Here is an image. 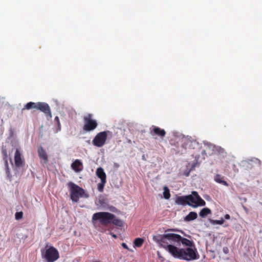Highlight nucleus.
I'll return each instance as SVG.
<instances>
[{"label":"nucleus","mask_w":262,"mask_h":262,"mask_svg":"<svg viewBox=\"0 0 262 262\" xmlns=\"http://www.w3.org/2000/svg\"><path fill=\"white\" fill-rule=\"evenodd\" d=\"M160 246L169 252V246H180L181 244L187 247H195L192 241L182 237L175 233H165L154 238Z\"/></svg>","instance_id":"1"},{"label":"nucleus","mask_w":262,"mask_h":262,"mask_svg":"<svg viewBox=\"0 0 262 262\" xmlns=\"http://www.w3.org/2000/svg\"><path fill=\"white\" fill-rule=\"evenodd\" d=\"M169 253L174 258L186 261L198 259L200 255L196 247H187L179 248L176 246L170 245Z\"/></svg>","instance_id":"2"},{"label":"nucleus","mask_w":262,"mask_h":262,"mask_svg":"<svg viewBox=\"0 0 262 262\" xmlns=\"http://www.w3.org/2000/svg\"><path fill=\"white\" fill-rule=\"evenodd\" d=\"M175 203L183 206L188 205L193 208L203 206L206 204L205 201L200 197L196 191H192L191 194L188 195L177 196Z\"/></svg>","instance_id":"3"},{"label":"nucleus","mask_w":262,"mask_h":262,"mask_svg":"<svg viewBox=\"0 0 262 262\" xmlns=\"http://www.w3.org/2000/svg\"><path fill=\"white\" fill-rule=\"evenodd\" d=\"M31 109H36L43 112L48 119L52 118V113L50 106L47 103L41 102H28L22 108L21 112L23 113L25 110H29Z\"/></svg>","instance_id":"4"},{"label":"nucleus","mask_w":262,"mask_h":262,"mask_svg":"<svg viewBox=\"0 0 262 262\" xmlns=\"http://www.w3.org/2000/svg\"><path fill=\"white\" fill-rule=\"evenodd\" d=\"M68 186L70 192L71 199L73 202H77L80 197H88L84 190L73 182H69Z\"/></svg>","instance_id":"5"},{"label":"nucleus","mask_w":262,"mask_h":262,"mask_svg":"<svg viewBox=\"0 0 262 262\" xmlns=\"http://www.w3.org/2000/svg\"><path fill=\"white\" fill-rule=\"evenodd\" d=\"M115 215L107 212H99L94 213L92 216L93 221H99V223L104 226H107L111 223Z\"/></svg>","instance_id":"6"},{"label":"nucleus","mask_w":262,"mask_h":262,"mask_svg":"<svg viewBox=\"0 0 262 262\" xmlns=\"http://www.w3.org/2000/svg\"><path fill=\"white\" fill-rule=\"evenodd\" d=\"M93 115L92 114H88L83 117V130L86 132H90L95 130L97 126L98 123L96 120L93 118Z\"/></svg>","instance_id":"7"},{"label":"nucleus","mask_w":262,"mask_h":262,"mask_svg":"<svg viewBox=\"0 0 262 262\" xmlns=\"http://www.w3.org/2000/svg\"><path fill=\"white\" fill-rule=\"evenodd\" d=\"M59 257L58 250L52 246L47 249L45 253L42 255V257L46 260L47 262H54L58 259Z\"/></svg>","instance_id":"8"},{"label":"nucleus","mask_w":262,"mask_h":262,"mask_svg":"<svg viewBox=\"0 0 262 262\" xmlns=\"http://www.w3.org/2000/svg\"><path fill=\"white\" fill-rule=\"evenodd\" d=\"M107 137V133L106 131H103L98 133L92 141L94 145L101 147L103 146L106 142Z\"/></svg>","instance_id":"9"},{"label":"nucleus","mask_w":262,"mask_h":262,"mask_svg":"<svg viewBox=\"0 0 262 262\" xmlns=\"http://www.w3.org/2000/svg\"><path fill=\"white\" fill-rule=\"evenodd\" d=\"M14 163L16 167H23L25 165V160L19 149L17 148L14 154Z\"/></svg>","instance_id":"10"},{"label":"nucleus","mask_w":262,"mask_h":262,"mask_svg":"<svg viewBox=\"0 0 262 262\" xmlns=\"http://www.w3.org/2000/svg\"><path fill=\"white\" fill-rule=\"evenodd\" d=\"M149 133L153 137L158 136L161 139H163L166 135V132L164 129H162L155 125H152L150 127Z\"/></svg>","instance_id":"11"},{"label":"nucleus","mask_w":262,"mask_h":262,"mask_svg":"<svg viewBox=\"0 0 262 262\" xmlns=\"http://www.w3.org/2000/svg\"><path fill=\"white\" fill-rule=\"evenodd\" d=\"M38 154L39 158L43 161V163H47L48 162V156L42 146L38 148Z\"/></svg>","instance_id":"12"},{"label":"nucleus","mask_w":262,"mask_h":262,"mask_svg":"<svg viewBox=\"0 0 262 262\" xmlns=\"http://www.w3.org/2000/svg\"><path fill=\"white\" fill-rule=\"evenodd\" d=\"M71 167L75 171L77 172H80L83 169L82 163L80 160L77 159L72 163Z\"/></svg>","instance_id":"13"},{"label":"nucleus","mask_w":262,"mask_h":262,"mask_svg":"<svg viewBox=\"0 0 262 262\" xmlns=\"http://www.w3.org/2000/svg\"><path fill=\"white\" fill-rule=\"evenodd\" d=\"M96 175L100 179L101 181H106V174L104 171V170L101 167H99L96 170Z\"/></svg>","instance_id":"14"},{"label":"nucleus","mask_w":262,"mask_h":262,"mask_svg":"<svg viewBox=\"0 0 262 262\" xmlns=\"http://www.w3.org/2000/svg\"><path fill=\"white\" fill-rule=\"evenodd\" d=\"M198 217V214L195 212H190L189 214L185 216L184 220L186 222H189L196 219Z\"/></svg>","instance_id":"15"},{"label":"nucleus","mask_w":262,"mask_h":262,"mask_svg":"<svg viewBox=\"0 0 262 262\" xmlns=\"http://www.w3.org/2000/svg\"><path fill=\"white\" fill-rule=\"evenodd\" d=\"M223 178H224L222 177L220 174H217L214 177V180L216 182L218 183L222 184L226 186H228L229 185L228 183L226 181L223 180Z\"/></svg>","instance_id":"16"},{"label":"nucleus","mask_w":262,"mask_h":262,"mask_svg":"<svg viewBox=\"0 0 262 262\" xmlns=\"http://www.w3.org/2000/svg\"><path fill=\"white\" fill-rule=\"evenodd\" d=\"M211 213V210L208 208H203L199 212V215L201 217H205L208 214Z\"/></svg>","instance_id":"17"},{"label":"nucleus","mask_w":262,"mask_h":262,"mask_svg":"<svg viewBox=\"0 0 262 262\" xmlns=\"http://www.w3.org/2000/svg\"><path fill=\"white\" fill-rule=\"evenodd\" d=\"M144 241V239L142 238H136L134 241V247L138 248L141 247L142 246Z\"/></svg>","instance_id":"18"},{"label":"nucleus","mask_w":262,"mask_h":262,"mask_svg":"<svg viewBox=\"0 0 262 262\" xmlns=\"http://www.w3.org/2000/svg\"><path fill=\"white\" fill-rule=\"evenodd\" d=\"M111 223L119 227H122L123 225V222L121 220L116 219L115 217L112 219Z\"/></svg>","instance_id":"19"},{"label":"nucleus","mask_w":262,"mask_h":262,"mask_svg":"<svg viewBox=\"0 0 262 262\" xmlns=\"http://www.w3.org/2000/svg\"><path fill=\"white\" fill-rule=\"evenodd\" d=\"M163 196L165 199H169L170 197V193L169 188L167 186H165L163 188Z\"/></svg>","instance_id":"20"},{"label":"nucleus","mask_w":262,"mask_h":262,"mask_svg":"<svg viewBox=\"0 0 262 262\" xmlns=\"http://www.w3.org/2000/svg\"><path fill=\"white\" fill-rule=\"evenodd\" d=\"M5 167H6V174L7 177H8L9 180L11 179L12 176L11 174L10 170L9 167L8 162L7 159L5 160Z\"/></svg>","instance_id":"21"},{"label":"nucleus","mask_w":262,"mask_h":262,"mask_svg":"<svg viewBox=\"0 0 262 262\" xmlns=\"http://www.w3.org/2000/svg\"><path fill=\"white\" fill-rule=\"evenodd\" d=\"M106 181H101V183L98 184L97 189L99 192L103 191L104 187L106 184Z\"/></svg>","instance_id":"22"},{"label":"nucleus","mask_w":262,"mask_h":262,"mask_svg":"<svg viewBox=\"0 0 262 262\" xmlns=\"http://www.w3.org/2000/svg\"><path fill=\"white\" fill-rule=\"evenodd\" d=\"M224 220L222 218L220 220H211L210 222L213 224L222 225L224 223Z\"/></svg>","instance_id":"23"},{"label":"nucleus","mask_w":262,"mask_h":262,"mask_svg":"<svg viewBox=\"0 0 262 262\" xmlns=\"http://www.w3.org/2000/svg\"><path fill=\"white\" fill-rule=\"evenodd\" d=\"M23 217V212L22 211L16 212L15 214V218L16 220H19Z\"/></svg>","instance_id":"24"},{"label":"nucleus","mask_w":262,"mask_h":262,"mask_svg":"<svg viewBox=\"0 0 262 262\" xmlns=\"http://www.w3.org/2000/svg\"><path fill=\"white\" fill-rule=\"evenodd\" d=\"M223 251L225 254H228L229 253V249L227 247H224L223 249Z\"/></svg>","instance_id":"25"},{"label":"nucleus","mask_w":262,"mask_h":262,"mask_svg":"<svg viewBox=\"0 0 262 262\" xmlns=\"http://www.w3.org/2000/svg\"><path fill=\"white\" fill-rule=\"evenodd\" d=\"M109 210H110L111 211H112V212H116L117 210V209L115 207L112 206L109 207Z\"/></svg>","instance_id":"26"},{"label":"nucleus","mask_w":262,"mask_h":262,"mask_svg":"<svg viewBox=\"0 0 262 262\" xmlns=\"http://www.w3.org/2000/svg\"><path fill=\"white\" fill-rule=\"evenodd\" d=\"M57 132L60 131L61 130V124H60V121L58 122V123H57Z\"/></svg>","instance_id":"27"},{"label":"nucleus","mask_w":262,"mask_h":262,"mask_svg":"<svg viewBox=\"0 0 262 262\" xmlns=\"http://www.w3.org/2000/svg\"><path fill=\"white\" fill-rule=\"evenodd\" d=\"M122 246L124 248V249H127L129 250V248L127 246V245L124 243H122V244H121Z\"/></svg>","instance_id":"28"},{"label":"nucleus","mask_w":262,"mask_h":262,"mask_svg":"<svg viewBox=\"0 0 262 262\" xmlns=\"http://www.w3.org/2000/svg\"><path fill=\"white\" fill-rule=\"evenodd\" d=\"M110 234H111L112 236V237H113L115 238H117L118 237L116 234H115L111 232H110Z\"/></svg>","instance_id":"29"},{"label":"nucleus","mask_w":262,"mask_h":262,"mask_svg":"<svg viewBox=\"0 0 262 262\" xmlns=\"http://www.w3.org/2000/svg\"><path fill=\"white\" fill-rule=\"evenodd\" d=\"M224 217H225V219L226 220H229V219H230V215H229V214H226L225 215Z\"/></svg>","instance_id":"30"},{"label":"nucleus","mask_w":262,"mask_h":262,"mask_svg":"<svg viewBox=\"0 0 262 262\" xmlns=\"http://www.w3.org/2000/svg\"><path fill=\"white\" fill-rule=\"evenodd\" d=\"M4 156H5V161L6 159H7V153L6 150H5L4 152Z\"/></svg>","instance_id":"31"},{"label":"nucleus","mask_w":262,"mask_h":262,"mask_svg":"<svg viewBox=\"0 0 262 262\" xmlns=\"http://www.w3.org/2000/svg\"><path fill=\"white\" fill-rule=\"evenodd\" d=\"M55 121L57 123H58V122H59V121H59V119L58 117H57V116L55 117Z\"/></svg>","instance_id":"32"},{"label":"nucleus","mask_w":262,"mask_h":262,"mask_svg":"<svg viewBox=\"0 0 262 262\" xmlns=\"http://www.w3.org/2000/svg\"><path fill=\"white\" fill-rule=\"evenodd\" d=\"M169 231H176V230L173 229H167V230H166L165 232Z\"/></svg>","instance_id":"33"}]
</instances>
